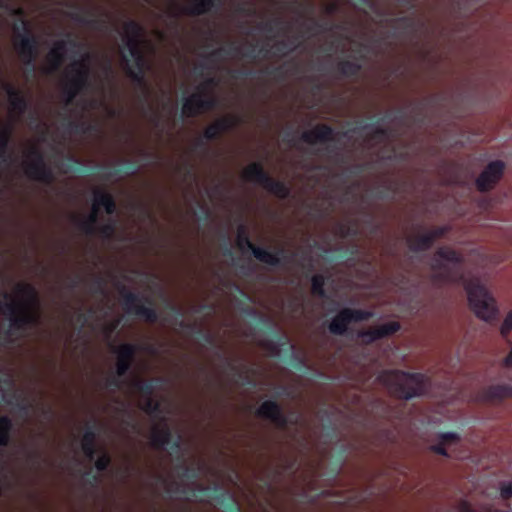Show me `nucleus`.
I'll use <instances>...</instances> for the list:
<instances>
[{
  "instance_id": "nucleus-29",
  "label": "nucleus",
  "mask_w": 512,
  "mask_h": 512,
  "mask_svg": "<svg viewBox=\"0 0 512 512\" xmlns=\"http://www.w3.org/2000/svg\"><path fill=\"white\" fill-rule=\"evenodd\" d=\"M11 124H6L0 119V152H3L7 146Z\"/></svg>"
},
{
  "instance_id": "nucleus-16",
  "label": "nucleus",
  "mask_w": 512,
  "mask_h": 512,
  "mask_svg": "<svg viewBox=\"0 0 512 512\" xmlns=\"http://www.w3.org/2000/svg\"><path fill=\"white\" fill-rule=\"evenodd\" d=\"M66 52V45L64 41H57L50 49L46 56L43 70L45 73H51L58 69L63 61Z\"/></svg>"
},
{
  "instance_id": "nucleus-13",
  "label": "nucleus",
  "mask_w": 512,
  "mask_h": 512,
  "mask_svg": "<svg viewBox=\"0 0 512 512\" xmlns=\"http://www.w3.org/2000/svg\"><path fill=\"white\" fill-rule=\"evenodd\" d=\"M371 316V313L360 311V310H350L343 309L340 311L331 321L329 325L330 332L334 334L341 335L346 329L347 325L352 321H359L368 319Z\"/></svg>"
},
{
  "instance_id": "nucleus-23",
  "label": "nucleus",
  "mask_w": 512,
  "mask_h": 512,
  "mask_svg": "<svg viewBox=\"0 0 512 512\" xmlns=\"http://www.w3.org/2000/svg\"><path fill=\"white\" fill-rule=\"evenodd\" d=\"M170 433L165 423L155 424L151 429V442L154 446H164L169 442Z\"/></svg>"
},
{
  "instance_id": "nucleus-2",
  "label": "nucleus",
  "mask_w": 512,
  "mask_h": 512,
  "mask_svg": "<svg viewBox=\"0 0 512 512\" xmlns=\"http://www.w3.org/2000/svg\"><path fill=\"white\" fill-rule=\"evenodd\" d=\"M7 314L12 327L21 328L38 320V301L35 289L19 283L12 293L0 295V315Z\"/></svg>"
},
{
  "instance_id": "nucleus-25",
  "label": "nucleus",
  "mask_w": 512,
  "mask_h": 512,
  "mask_svg": "<svg viewBox=\"0 0 512 512\" xmlns=\"http://www.w3.org/2000/svg\"><path fill=\"white\" fill-rule=\"evenodd\" d=\"M262 186L280 198L286 197L289 193L288 188L283 183L274 181L270 177L267 178V181Z\"/></svg>"
},
{
  "instance_id": "nucleus-5",
  "label": "nucleus",
  "mask_w": 512,
  "mask_h": 512,
  "mask_svg": "<svg viewBox=\"0 0 512 512\" xmlns=\"http://www.w3.org/2000/svg\"><path fill=\"white\" fill-rule=\"evenodd\" d=\"M462 261L463 256L458 251L449 247L439 248L431 260L433 282L445 285L462 280L463 276L459 269Z\"/></svg>"
},
{
  "instance_id": "nucleus-20",
  "label": "nucleus",
  "mask_w": 512,
  "mask_h": 512,
  "mask_svg": "<svg viewBox=\"0 0 512 512\" xmlns=\"http://www.w3.org/2000/svg\"><path fill=\"white\" fill-rule=\"evenodd\" d=\"M238 122L237 118L234 116H227L222 119H219L212 125L208 126L204 132V135L208 139H212L216 137L221 131L226 130L230 127H233Z\"/></svg>"
},
{
  "instance_id": "nucleus-14",
  "label": "nucleus",
  "mask_w": 512,
  "mask_h": 512,
  "mask_svg": "<svg viewBox=\"0 0 512 512\" xmlns=\"http://www.w3.org/2000/svg\"><path fill=\"white\" fill-rule=\"evenodd\" d=\"M102 206L105 208L108 214H112L115 210V203L110 194L95 192L92 209L84 226L87 231H89L95 224L98 211Z\"/></svg>"
},
{
  "instance_id": "nucleus-12",
  "label": "nucleus",
  "mask_w": 512,
  "mask_h": 512,
  "mask_svg": "<svg viewBox=\"0 0 512 512\" xmlns=\"http://www.w3.org/2000/svg\"><path fill=\"white\" fill-rule=\"evenodd\" d=\"M1 87L8 96V116L9 121H16L25 111L26 102L20 91L6 81H1Z\"/></svg>"
},
{
  "instance_id": "nucleus-34",
  "label": "nucleus",
  "mask_w": 512,
  "mask_h": 512,
  "mask_svg": "<svg viewBox=\"0 0 512 512\" xmlns=\"http://www.w3.org/2000/svg\"><path fill=\"white\" fill-rule=\"evenodd\" d=\"M109 457L106 456V455H103L101 457H99L95 463L96 465V468L100 471L106 469V467L108 466L109 464Z\"/></svg>"
},
{
  "instance_id": "nucleus-18",
  "label": "nucleus",
  "mask_w": 512,
  "mask_h": 512,
  "mask_svg": "<svg viewBox=\"0 0 512 512\" xmlns=\"http://www.w3.org/2000/svg\"><path fill=\"white\" fill-rule=\"evenodd\" d=\"M332 134V130L326 125H318L311 130L305 131L302 134V139L309 143L314 144L327 140Z\"/></svg>"
},
{
  "instance_id": "nucleus-7",
  "label": "nucleus",
  "mask_w": 512,
  "mask_h": 512,
  "mask_svg": "<svg viewBox=\"0 0 512 512\" xmlns=\"http://www.w3.org/2000/svg\"><path fill=\"white\" fill-rule=\"evenodd\" d=\"M214 86L212 79L201 84L199 91L186 99L182 107V114L186 117H192L209 110L215 101L213 96Z\"/></svg>"
},
{
  "instance_id": "nucleus-26",
  "label": "nucleus",
  "mask_w": 512,
  "mask_h": 512,
  "mask_svg": "<svg viewBox=\"0 0 512 512\" xmlns=\"http://www.w3.org/2000/svg\"><path fill=\"white\" fill-rule=\"evenodd\" d=\"M489 394L494 398H512V385H496L489 389Z\"/></svg>"
},
{
  "instance_id": "nucleus-32",
  "label": "nucleus",
  "mask_w": 512,
  "mask_h": 512,
  "mask_svg": "<svg viewBox=\"0 0 512 512\" xmlns=\"http://www.w3.org/2000/svg\"><path fill=\"white\" fill-rule=\"evenodd\" d=\"M500 497L503 500L512 498V481H504L499 484Z\"/></svg>"
},
{
  "instance_id": "nucleus-8",
  "label": "nucleus",
  "mask_w": 512,
  "mask_h": 512,
  "mask_svg": "<svg viewBox=\"0 0 512 512\" xmlns=\"http://www.w3.org/2000/svg\"><path fill=\"white\" fill-rule=\"evenodd\" d=\"M213 0H168L164 11L170 16L184 14L200 15L212 6Z\"/></svg>"
},
{
  "instance_id": "nucleus-21",
  "label": "nucleus",
  "mask_w": 512,
  "mask_h": 512,
  "mask_svg": "<svg viewBox=\"0 0 512 512\" xmlns=\"http://www.w3.org/2000/svg\"><path fill=\"white\" fill-rule=\"evenodd\" d=\"M242 177L246 181H251L263 185L268 176L264 173L261 166L257 163L249 164L244 168Z\"/></svg>"
},
{
  "instance_id": "nucleus-31",
  "label": "nucleus",
  "mask_w": 512,
  "mask_h": 512,
  "mask_svg": "<svg viewBox=\"0 0 512 512\" xmlns=\"http://www.w3.org/2000/svg\"><path fill=\"white\" fill-rule=\"evenodd\" d=\"M512 331V310L509 311L503 319V322L500 326V334L503 337L508 336Z\"/></svg>"
},
{
  "instance_id": "nucleus-15",
  "label": "nucleus",
  "mask_w": 512,
  "mask_h": 512,
  "mask_svg": "<svg viewBox=\"0 0 512 512\" xmlns=\"http://www.w3.org/2000/svg\"><path fill=\"white\" fill-rule=\"evenodd\" d=\"M400 329L398 322L392 321L381 324L376 327H371L366 331H361L358 336L363 339L365 343H371L375 340L390 336Z\"/></svg>"
},
{
  "instance_id": "nucleus-6",
  "label": "nucleus",
  "mask_w": 512,
  "mask_h": 512,
  "mask_svg": "<svg viewBox=\"0 0 512 512\" xmlns=\"http://www.w3.org/2000/svg\"><path fill=\"white\" fill-rule=\"evenodd\" d=\"M90 54L85 53L81 59L69 64L63 73V90L67 103L72 101L86 84L89 75Z\"/></svg>"
},
{
  "instance_id": "nucleus-4",
  "label": "nucleus",
  "mask_w": 512,
  "mask_h": 512,
  "mask_svg": "<svg viewBox=\"0 0 512 512\" xmlns=\"http://www.w3.org/2000/svg\"><path fill=\"white\" fill-rule=\"evenodd\" d=\"M470 310L476 318L493 323L499 316V307L493 294L478 278L463 280Z\"/></svg>"
},
{
  "instance_id": "nucleus-37",
  "label": "nucleus",
  "mask_w": 512,
  "mask_h": 512,
  "mask_svg": "<svg viewBox=\"0 0 512 512\" xmlns=\"http://www.w3.org/2000/svg\"><path fill=\"white\" fill-rule=\"evenodd\" d=\"M145 410L149 412L156 410V405L153 403L152 400L147 401Z\"/></svg>"
},
{
  "instance_id": "nucleus-35",
  "label": "nucleus",
  "mask_w": 512,
  "mask_h": 512,
  "mask_svg": "<svg viewBox=\"0 0 512 512\" xmlns=\"http://www.w3.org/2000/svg\"><path fill=\"white\" fill-rule=\"evenodd\" d=\"M500 365L506 369L512 368V348L510 349L508 355L501 360Z\"/></svg>"
},
{
  "instance_id": "nucleus-9",
  "label": "nucleus",
  "mask_w": 512,
  "mask_h": 512,
  "mask_svg": "<svg viewBox=\"0 0 512 512\" xmlns=\"http://www.w3.org/2000/svg\"><path fill=\"white\" fill-rule=\"evenodd\" d=\"M23 166L25 174L34 180L49 182L52 178L50 171L46 168L40 153L31 149L24 155Z\"/></svg>"
},
{
  "instance_id": "nucleus-33",
  "label": "nucleus",
  "mask_w": 512,
  "mask_h": 512,
  "mask_svg": "<svg viewBox=\"0 0 512 512\" xmlns=\"http://www.w3.org/2000/svg\"><path fill=\"white\" fill-rule=\"evenodd\" d=\"M323 285H324V279L322 276L315 275L312 278V292L323 295Z\"/></svg>"
},
{
  "instance_id": "nucleus-10",
  "label": "nucleus",
  "mask_w": 512,
  "mask_h": 512,
  "mask_svg": "<svg viewBox=\"0 0 512 512\" xmlns=\"http://www.w3.org/2000/svg\"><path fill=\"white\" fill-rule=\"evenodd\" d=\"M504 172V163L502 161H493L489 163L476 179V187L480 192L492 190L500 181Z\"/></svg>"
},
{
  "instance_id": "nucleus-27",
  "label": "nucleus",
  "mask_w": 512,
  "mask_h": 512,
  "mask_svg": "<svg viewBox=\"0 0 512 512\" xmlns=\"http://www.w3.org/2000/svg\"><path fill=\"white\" fill-rule=\"evenodd\" d=\"M94 441V434L87 432L84 434L81 442L84 454L90 459H92L94 455Z\"/></svg>"
},
{
  "instance_id": "nucleus-36",
  "label": "nucleus",
  "mask_w": 512,
  "mask_h": 512,
  "mask_svg": "<svg viewBox=\"0 0 512 512\" xmlns=\"http://www.w3.org/2000/svg\"><path fill=\"white\" fill-rule=\"evenodd\" d=\"M246 240H248V238L242 237L241 229H239V232H238V244H239V246L242 247V248L244 246H247Z\"/></svg>"
},
{
  "instance_id": "nucleus-11",
  "label": "nucleus",
  "mask_w": 512,
  "mask_h": 512,
  "mask_svg": "<svg viewBox=\"0 0 512 512\" xmlns=\"http://www.w3.org/2000/svg\"><path fill=\"white\" fill-rule=\"evenodd\" d=\"M449 231L448 226L433 228L424 233L410 234L407 236V244L413 251L428 249L435 240Z\"/></svg>"
},
{
  "instance_id": "nucleus-3",
  "label": "nucleus",
  "mask_w": 512,
  "mask_h": 512,
  "mask_svg": "<svg viewBox=\"0 0 512 512\" xmlns=\"http://www.w3.org/2000/svg\"><path fill=\"white\" fill-rule=\"evenodd\" d=\"M378 380L391 394L405 400L422 396L431 388L430 379L421 373L385 371L378 376Z\"/></svg>"
},
{
  "instance_id": "nucleus-39",
  "label": "nucleus",
  "mask_w": 512,
  "mask_h": 512,
  "mask_svg": "<svg viewBox=\"0 0 512 512\" xmlns=\"http://www.w3.org/2000/svg\"><path fill=\"white\" fill-rule=\"evenodd\" d=\"M377 135H378L379 137H383V136H384V133H383L382 131H379V132H377Z\"/></svg>"
},
{
  "instance_id": "nucleus-30",
  "label": "nucleus",
  "mask_w": 512,
  "mask_h": 512,
  "mask_svg": "<svg viewBox=\"0 0 512 512\" xmlns=\"http://www.w3.org/2000/svg\"><path fill=\"white\" fill-rule=\"evenodd\" d=\"M10 426L11 423L7 417L0 418V446L7 444Z\"/></svg>"
},
{
  "instance_id": "nucleus-40",
  "label": "nucleus",
  "mask_w": 512,
  "mask_h": 512,
  "mask_svg": "<svg viewBox=\"0 0 512 512\" xmlns=\"http://www.w3.org/2000/svg\"><path fill=\"white\" fill-rule=\"evenodd\" d=\"M333 9H334V8H333L332 6H331V7H329V8H328V12H332V11H333Z\"/></svg>"
},
{
  "instance_id": "nucleus-1",
  "label": "nucleus",
  "mask_w": 512,
  "mask_h": 512,
  "mask_svg": "<svg viewBox=\"0 0 512 512\" xmlns=\"http://www.w3.org/2000/svg\"><path fill=\"white\" fill-rule=\"evenodd\" d=\"M122 39L130 52L133 63L130 64V60L123 55L121 66L129 77L141 83L143 71L150 68V57L155 52V46L147 39L142 27L134 21L124 25Z\"/></svg>"
},
{
  "instance_id": "nucleus-28",
  "label": "nucleus",
  "mask_w": 512,
  "mask_h": 512,
  "mask_svg": "<svg viewBox=\"0 0 512 512\" xmlns=\"http://www.w3.org/2000/svg\"><path fill=\"white\" fill-rule=\"evenodd\" d=\"M246 243H247V247L252 249L253 254L257 259H259L260 261H263L265 263H273L274 262L275 258L271 253H269L261 248L254 247L253 244L249 240H246Z\"/></svg>"
},
{
  "instance_id": "nucleus-24",
  "label": "nucleus",
  "mask_w": 512,
  "mask_h": 512,
  "mask_svg": "<svg viewBox=\"0 0 512 512\" xmlns=\"http://www.w3.org/2000/svg\"><path fill=\"white\" fill-rule=\"evenodd\" d=\"M259 416L278 421L280 419V410L277 404L272 401H265L257 410Z\"/></svg>"
},
{
  "instance_id": "nucleus-19",
  "label": "nucleus",
  "mask_w": 512,
  "mask_h": 512,
  "mask_svg": "<svg viewBox=\"0 0 512 512\" xmlns=\"http://www.w3.org/2000/svg\"><path fill=\"white\" fill-rule=\"evenodd\" d=\"M439 443L432 445L431 450L437 454L447 456V449L458 445L460 438L456 433H444L439 435Z\"/></svg>"
},
{
  "instance_id": "nucleus-22",
  "label": "nucleus",
  "mask_w": 512,
  "mask_h": 512,
  "mask_svg": "<svg viewBox=\"0 0 512 512\" xmlns=\"http://www.w3.org/2000/svg\"><path fill=\"white\" fill-rule=\"evenodd\" d=\"M14 48L24 63L30 64L32 62L33 47L28 38L22 37L20 40L15 39Z\"/></svg>"
},
{
  "instance_id": "nucleus-17",
  "label": "nucleus",
  "mask_w": 512,
  "mask_h": 512,
  "mask_svg": "<svg viewBox=\"0 0 512 512\" xmlns=\"http://www.w3.org/2000/svg\"><path fill=\"white\" fill-rule=\"evenodd\" d=\"M116 371L119 376H122L129 369L133 355L134 347L130 344H123L118 347L117 351Z\"/></svg>"
},
{
  "instance_id": "nucleus-38",
  "label": "nucleus",
  "mask_w": 512,
  "mask_h": 512,
  "mask_svg": "<svg viewBox=\"0 0 512 512\" xmlns=\"http://www.w3.org/2000/svg\"><path fill=\"white\" fill-rule=\"evenodd\" d=\"M146 315L150 321H153L156 318L155 313L152 310H147Z\"/></svg>"
}]
</instances>
